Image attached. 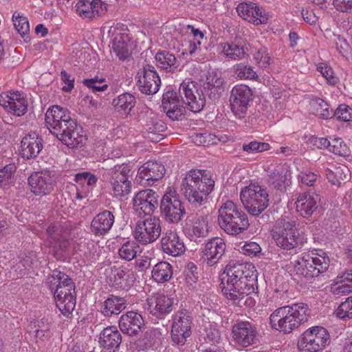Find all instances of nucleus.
<instances>
[{
    "mask_svg": "<svg viewBox=\"0 0 352 352\" xmlns=\"http://www.w3.org/2000/svg\"><path fill=\"white\" fill-rule=\"evenodd\" d=\"M221 280L222 292L232 305L242 307L253 303L250 295L257 288V274L252 263L228 264Z\"/></svg>",
    "mask_w": 352,
    "mask_h": 352,
    "instance_id": "obj_1",
    "label": "nucleus"
},
{
    "mask_svg": "<svg viewBox=\"0 0 352 352\" xmlns=\"http://www.w3.org/2000/svg\"><path fill=\"white\" fill-rule=\"evenodd\" d=\"M310 316V309L304 302L294 303L276 309L269 317L272 329L289 334L306 322Z\"/></svg>",
    "mask_w": 352,
    "mask_h": 352,
    "instance_id": "obj_2",
    "label": "nucleus"
},
{
    "mask_svg": "<svg viewBox=\"0 0 352 352\" xmlns=\"http://www.w3.org/2000/svg\"><path fill=\"white\" fill-rule=\"evenodd\" d=\"M47 287L54 292L57 307L64 316H68L74 311L76 300L75 285L65 273L53 270L46 280Z\"/></svg>",
    "mask_w": 352,
    "mask_h": 352,
    "instance_id": "obj_3",
    "label": "nucleus"
},
{
    "mask_svg": "<svg viewBox=\"0 0 352 352\" xmlns=\"http://www.w3.org/2000/svg\"><path fill=\"white\" fill-rule=\"evenodd\" d=\"M213 176L205 170H189L182 179L181 190L189 202L201 205L213 190Z\"/></svg>",
    "mask_w": 352,
    "mask_h": 352,
    "instance_id": "obj_4",
    "label": "nucleus"
},
{
    "mask_svg": "<svg viewBox=\"0 0 352 352\" xmlns=\"http://www.w3.org/2000/svg\"><path fill=\"white\" fill-rule=\"evenodd\" d=\"M330 259L322 250H312L302 253L293 263L294 272L298 276L310 278L325 272Z\"/></svg>",
    "mask_w": 352,
    "mask_h": 352,
    "instance_id": "obj_5",
    "label": "nucleus"
},
{
    "mask_svg": "<svg viewBox=\"0 0 352 352\" xmlns=\"http://www.w3.org/2000/svg\"><path fill=\"white\" fill-rule=\"evenodd\" d=\"M218 212L219 226L228 234L241 233L249 226L247 215L231 200L222 199Z\"/></svg>",
    "mask_w": 352,
    "mask_h": 352,
    "instance_id": "obj_6",
    "label": "nucleus"
},
{
    "mask_svg": "<svg viewBox=\"0 0 352 352\" xmlns=\"http://www.w3.org/2000/svg\"><path fill=\"white\" fill-rule=\"evenodd\" d=\"M133 173L132 166L127 164H117L107 170L104 176L109 183L111 194L113 197L122 198L130 193V178L133 177Z\"/></svg>",
    "mask_w": 352,
    "mask_h": 352,
    "instance_id": "obj_7",
    "label": "nucleus"
},
{
    "mask_svg": "<svg viewBox=\"0 0 352 352\" xmlns=\"http://www.w3.org/2000/svg\"><path fill=\"white\" fill-rule=\"evenodd\" d=\"M268 193L265 188L256 183H251L241 190L240 199L249 214L258 216L269 205Z\"/></svg>",
    "mask_w": 352,
    "mask_h": 352,
    "instance_id": "obj_8",
    "label": "nucleus"
},
{
    "mask_svg": "<svg viewBox=\"0 0 352 352\" xmlns=\"http://www.w3.org/2000/svg\"><path fill=\"white\" fill-rule=\"evenodd\" d=\"M330 342V334L326 328L313 326L300 335L297 346L299 352H322Z\"/></svg>",
    "mask_w": 352,
    "mask_h": 352,
    "instance_id": "obj_9",
    "label": "nucleus"
},
{
    "mask_svg": "<svg viewBox=\"0 0 352 352\" xmlns=\"http://www.w3.org/2000/svg\"><path fill=\"white\" fill-rule=\"evenodd\" d=\"M69 230L62 223L56 222L47 229L43 245L50 248L49 253L58 257L60 252L66 251L69 244Z\"/></svg>",
    "mask_w": 352,
    "mask_h": 352,
    "instance_id": "obj_10",
    "label": "nucleus"
},
{
    "mask_svg": "<svg viewBox=\"0 0 352 352\" xmlns=\"http://www.w3.org/2000/svg\"><path fill=\"white\" fill-rule=\"evenodd\" d=\"M161 232V221L157 217H149L138 221L133 229L134 239L142 245L154 243L158 239Z\"/></svg>",
    "mask_w": 352,
    "mask_h": 352,
    "instance_id": "obj_11",
    "label": "nucleus"
},
{
    "mask_svg": "<svg viewBox=\"0 0 352 352\" xmlns=\"http://www.w3.org/2000/svg\"><path fill=\"white\" fill-rule=\"evenodd\" d=\"M192 316L185 309L176 311L172 316L171 338L174 343L184 345L191 335Z\"/></svg>",
    "mask_w": 352,
    "mask_h": 352,
    "instance_id": "obj_12",
    "label": "nucleus"
},
{
    "mask_svg": "<svg viewBox=\"0 0 352 352\" xmlns=\"http://www.w3.org/2000/svg\"><path fill=\"white\" fill-rule=\"evenodd\" d=\"M273 236L277 245L285 250H292L300 243L294 221L283 219L278 221Z\"/></svg>",
    "mask_w": 352,
    "mask_h": 352,
    "instance_id": "obj_13",
    "label": "nucleus"
},
{
    "mask_svg": "<svg viewBox=\"0 0 352 352\" xmlns=\"http://www.w3.org/2000/svg\"><path fill=\"white\" fill-rule=\"evenodd\" d=\"M160 210L165 219L171 223L179 222L185 214L184 207L174 188H167L161 201Z\"/></svg>",
    "mask_w": 352,
    "mask_h": 352,
    "instance_id": "obj_14",
    "label": "nucleus"
},
{
    "mask_svg": "<svg viewBox=\"0 0 352 352\" xmlns=\"http://www.w3.org/2000/svg\"><path fill=\"white\" fill-rule=\"evenodd\" d=\"M179 92L190 111L197 113L202 110L206 100L195 81L185 79L180 85Z\"/></svg>",
    "mask_w": 352,
    "mask_h": 352,
    "instance_id": "obj_15",
    "label": "nucleus"
},
{
    "mask_svg": "<svg viewBox=\"0 0 352 352\" xmlns=\"http://www.w3.org/2000/svg\"><path fill=\"white\" fill-rule=\"evenodd\" d=\"M28 184L35 195H50L56 185L55 173L49 170L34 172L28 177Z\"/></svg>",
    "mask_w": 352,
    "mask_h": 352,
    "instance_id": "obj_16",
    "label": "nucleus"
},
{
    "mask_svg": "<svg viewBox=\"0 0 352 352\" xmlns=\"http://www.w3.org/2000/svg\"><path fill=\"white\" fill-rule=\"evenodd\" d=\"M258 331L256 325L247 320L237 321L232 328V338L239 348H247L255 343Z\"/></svg>",
    "mask_w": 352,
    "mask_h": 352,
    "instance_id": "obj_17",
    "label": "nucleus"
},
{
    "mask_svg": "<svg viewBox=\"0 0 352 352\" xmlns=\"http://www.w3.org/2000/svg\"><path fill=\"white\" fill-rule=\"evenodd\" d=\"M236 10L241 18L254 25L267 24L269 21V13L255 2H241L237 5Z\"/></svg>",
    "mask_w": 352,
    "mask_h": 352,
    "instance_id": "obj_18",
    "label": "nucleus"
},
{
    "mask_svg": "<svg viewBox=\"0 0 352 352\" xmlns=\"http://www.w3.org/2000/svg\"><path fill=\"white\" fill-rule=\"evenodd\" d=\"M252 92L245 85H236L231 90L230 102L232 111L236 117L242 118L246 113Z\"/></svg>",
    "mask_w": 352,
    "mask_h": 352,
    "instance_id": "obj_19",
    "label": "nucleus"
},
{
    "mask_svg": "<svg viewBox=\"0 0 352 352\" xmlns=\"http://www.w3.org/2000/svg\"><path fill=\"white\" fill-rule=\"evenodd\" d=\"M72 120L68 110L58 105L50 107L45 113L47 128L54 135L60 134V132Z\"/></svg>",
    "mask_w": 352,
    "mask_h": 352,
    "instance_id": "obj_20",
    "label": "nucleus"
},
{
    "mask_svg": "<svg viewBox=\"0 0 352 352\" xmlns=\"http://www.w3.org/2000/svg\"><path fill=\"white\" fill-rule=\"evenodd\" d=\"M158 204V195L151 189L140 190L133 199V209L141 215H150L156 209Z\"/></svg>",
    "mask_w": 352,
    "mask_h": 352,
    "instance_id": "obj_21",
    "label": "nucleus"
},
{
    "mask_svg": "<svg viewBox=\"0 0 352 352\" xmlns=\"http://www.w3.org/2000/svg\"><path fill=\"white\" fill-rule=\"evenodd\" d=\"M0 106L14 116H22L27 112L28 104L19 91H8L0 94Z\"/></svg>",
    "mask_w": 352,
    "mask_h": 352,
    "instance_id": "obj_22",
    "label": "nucleus"
},
{
    "mask_svg": "<svg viewBox=\"0 0 352 352\" xmlns=\"http://www.w3.org/2000/svg\"><path fill=\"white\" fill-rule=\"evenodd\" d=\"M138 76L137 86L142 93L151 95L159 91L161 80L153 66L146 65Z\"/></svg>",
    "mask_w": 352,
    "mask_h": 352,
    "instance_id": "obj_23",
    "label": "nucleus"
},
{
    "mask_svg": "<svg viewBox=\"0 0 352 352\" xmlns=\"http://www.w3.org/2000/svg\"><path fill=\"white\" fill-rule=\"evenodd\" d=\"M164 173L165 168L162 163L150 160L138 168L135 179L140 185L151 186L162 178Z\"/></svg>",
    "mask_w": 352,
    "mask_h": 352,
    "instance_id": "obj_24",
    "label": "nucleus"
},
{
    "mask_svg": "<svg viewBox=\"0 0 352 352\" xmlns=\"http://www.w3.org/2000/svg\"><path fill=\"white\" fill-rule=\"evenodd\" d=\"M55 135L64 144L70 148L82 146L87 140L84 131L73 120L65 126L60 134Z\"/></svg>",
    "mask_w": 352,
    "mask_h": 352,
    "instance_id": "obj_25",
    "label": "nucleus"
},
{
    "mask_svg": "<svg viewBox=\"0 0 352 352\" xmlns=\"http://www.w3.org/2000/svg\"><path fill=\"white\" fill-rule=\"evenodd\" d=\"M173 303V298L157 293L147 299L146 309L153 316L164 318L172 311Z\"/></svg>",
    "mask_w": 352,
    "mask_h": 352,
    "instance_id": "obj_26",
    "label": "nucleus"
},
{
    "mask_svg": "<svg viewBox=\"0 0 352 352\" xmlns=\"http://www.w3.org/2000/svg\"><path fill=\"white\" fill-rule=\"evenodd\" d=\"M226 250V243L221 237H213L208 240L202 251L201 259L208 266L217 264Z\"/></svg>",
    "mask_w": 352,
    "mask_h": 352,
    "instance_id": "obj_27",
    "label": "nucleus"
},
{
    "mask_svg": "<svg viewBox=\"0 0 352 352\" xmlns=\"http://www.w3.org/2000/svg\"><path fill=\"white\" fill-rule=\"evenodd\" d=\"M208 216L197 214L190 217L186 219L184 232L191 241H195L198 238L206 237L208 235Z\"/></svg>",
    "mask_w": 352,
    "mask_h": 352,
    "instance_id": "obj_28",
    "label": "nucleus"
},
{
    "mask_svg": "<svg viewBox=\"0 0 352 352\" xmlns=\"http://www.w3.org/2000/svg\"><path fill=\"white\" fill-rule=\"evenodd\" d=\"M160 242L162 250L166 254L176 257L185 252L184 243L175 230L170 229L165 232Z\"/></svg>",
    "mask_w": 352,
    "mask_h": 352,
    "instance_id": "obj_29",
    "label": "nucleus"
},
{
    "mask_svg": "<svg viewBox=\"0 0 352 352\" xmlns=\"http://www.w3.org/2000/svg\"><path fill=\"white\" fill-rule=\"evenodd\" d=\"M75 10L81 18L92 19L104 14L107 8L101 0H78Z\"/></svg>",
    "mask_w": 352,
    "mask_h": 352,
    "instance_id": "obj_30",
    "label": "nucleus"
},
{
    "mask_svg": "<svg viewBox=\"0 0 352 352\" xmlns=\"http://www.w3.org/2000/svg\"><path fill=\"white\" fill-rule=\"evenodd\" d=\"M319 196L314 192H304L296 195V210L302 217H309L318 208Z\"/></svg>",
    "mask_w": 352,
    "mask_h": 352,
    "instance_id": "obj_31",
    "label": "nucleus"
},
{
    "mask_svg": "<svg viewBox=\"0 0 352 352\" xmlns=\"http://www.w3.org/2000/svg\"><path fill=\"white\" fill-rule=\"evenodd\" d=\"M144 325V321L142 315L135 311H127L119 320L120 330L129 336L136 335Z\"/></svg>",
    "mask_w": 352,
    "mask_h": 352,
    "instance_id": "obj_32",
    "label": "nucleus"
},
{
    "mask_svg": "<svg viewBox=\"0 0 352 352\" xmlns=\"http://www.w3.org/2000/svg\"><path fill=\"white\" fill-rule=\"evenodd\" d=\"M162 107L168 117L178 120L184 116L182 102L174 91H168L163 95Z\"/></svg>",
    "mask_w": 352,
    "mask_h": 352,
    "instance_id": "obj_33",
    "label": "nucleus"
},
{
    "mask_svg": "<svg viewBox=\"0 0 352 352\" xmlns=\"http://www.w3.org/2000/svg\"><path fill=\"white\" fill-rule=\"evenodd\" d=\"M174 34H179L181 38L189 46V54H192L199 47L204 34L198 28H195L190 25H185L180 27L179 32L175 30Z\"/></svg>",
    "mask_w": 352,
    "mask_h": 352,
    "instance_id": "obj_34",
    "label": "nucleus"
},
{
    "mask_svg": "<svg viewBox=\"0 0 352 352\" xmlns=\"http://www.w3.org/2000/svg\"><path fill=\"white\" fill-rule=\"evenodd\" d=\"M42 148V138L36 133L25 135L21 142V155L24 159L36 157Z\"/></svg>",
    "mask_w": 352,
    "mask_h": 352,
    "instance_id": "obj_35",
    "label": "nucleus"
},
{
    "mask_svg": "<svg viewBox=\"0 0 352 352\" xmlns=\"http://www.w3.org/2000/svg\"><path fill=\"white\" fill-rule=\"evenodd\" d=\"M109 34H112V49L113 52L120 60L128 57L129 37L126 32L116 30V28H111Z\"/></svg>",
    "mask_w": 352,
    "mask_h": 352,
    "instance_id": "obj_36",
    "label": "nucleus"
},
{
    "mask_svg": "<svg viewBox=\"0 0 352 352\" xmlns=\"http://www.w3.org/2000/svg\"><path fill=\"white\" fill-rule=\"evenodd\" d=\"M122 341V337L116 327H108L103 329L99 337V344L108 352H116Z\"/></svg>",
    "mask_w": 352,
    "mask_h": 352,
    "instance_id": "obj_37",
    "label": "nucleus"
},
{
    "mask_svg": "<svg viewBox=\"0 0 352 352\" xmlns=\"http://www.w3.org/2000/svg\"><path fill=\"white\" fill-rule=\"evenodd\" d=\"M115 221L113 212L104 210L98 213L91 223V230L95 235L101 236L107 234L112 228Z\"/></svg>",
    "mask_w": 352,
    "mask_h": 352,
    "instance_id": "obj_38",
    "label": "nucleus"
},
{
    "mask_svg": "<svg viewBox=\"0 0 352 352\" xmlns=\"http://www.w3.org/2000/svg\"><path fill=\"white\" fill-rule=\"evenodd\" d=\"M135 104V97L129 92L118 95L112 101V106L115 111L124 117L131 113Z\"/></svg>",
    "mask_w": 352,
    "mask_h": 352,
    "instance_id": "obj_39",
    "label": "nucleus"
},
{
    "mask_svg": "<svg viewBox=\"0 0 352 352\" xmlns=\"http://www.w3.org/2000/svg\"><path fill=\"white\" fill-rule=\"evenodd\" d=\"M75 179L77 183L76 197L78 199L86 197L97 182L96 177L89 172L76 174Z\"/></svg>",
    "mask_w": 352,
    "mask_h": 352,
    "instance_id": "obj_40",
    "label": "nucleus"
},
{
    "mask_svg": "<svg viewBox=\"0 0 352 352\" xmlns=\"http://www.w3.org/2000/svg\"><path fill=\"white\" fill-rule=\"evenodd\" d=\"M218 52L226 58L238 60L248 56V49L234 43H223L218 45Z\"/></svg>",
    "mask_w": 352,
    "mask_h": 352,
    "instance_id": "obj_41",
    "label": "nucleus"
},
{
    "mask_svg": "<svg viewBox=\"0 0 352 352\" xmlns=\"http://www.w3.org/2000/svg\"><path fill=\"white\" fill-rule=\"evenodd\" d=\"M126 307V300L122 297L111 295L102 303L101 313L106 317L119 314Z\"/></svg>",
    "mask_w": 352,
    "mask_h": 352,
    "instance_id": "obj_42",
    "label": "nucleus"
},
{
    "mask_svg": "<svg viewBox=\"0 0 352 352\" xmlns=\"http://www.w3.org/2000/svg\"><path fill=\"white\" fill-rule=\"evenodd\" d=\"M269 181L275 188L283 189L289 185L291 175L285 165H278L269 175Z\"/></svg>",
    "mask_w": 352,
    "mask_h": 352,
    "instance_id": "obj_43",
    "label": "nucleus"
},
{
    "mask_svg": "<svg viewBox=\"0 0 352 352\" xmlns=\"http://www.w3.org/2000/svg\"><path fill=\"white\" fill-rule=\"evenodd\" d=\"M173 276V268L170 263L162 261L157 263L153 268L152 277L157 283H164Z\"/></svg>",
    "mask_w": 352,
    "mask_h": 352,
    "instance_id": "obj_44",
    "label": "nucleus"
},
{
    "mask_svg": "<svg viewBox=\"0 0 352 352\" xmlns=\"http://www.w3.org/2000/svg\"><path fill=\"white\" fill-rule=\"evenodd\" d=\"M155 61L160 68L167 72H174L178 67L175 56L166 51L157 53Z\"/></svg>",
    "mask_w": 352,
    "mask_h": 352,
    "instance_id": "obj_45",
    "label": "nucleus"
},
{
    "mask_svg": "<svg viewBox=\"0 0 352 352\" xmlns=\"http://www.w3.org/2000/svg\"><path fill=\"white\" fill-rule=\"evenodd\" d=\"M166 128V125L162 121L151 119L146 125V137L151 142H159L163 139L162 132L164 131Z\"/></svg>",
    "mask_w": 352,
    "mask_h": 352,
    "instance_id": "obj_46",
    "label": "nucleus"
},
{
    "mask_svg": "<svg viewBox=\"0 0 352 352\" xmlns=\"http://www.w3.org/2000/svg\"><path fill=\"white\" fill-rule=\"evenodd\" d=\"M349 169L344 165L333 166L331 168H327L325 173L329 182L333 185L339 186L342 181L347 177Z\"/></svg>",
    "mask_w": 352,
    "mask_h": 352,
    "instance_id": "obj_47",
    "label": "nucleus"
},
{
    "mask_svg": "<svg viewBox=\"0 0 352 352\" xmlns=\"http://www.w3.org/2000/svg\"><path fill=\"white\" fill-rule=\"evenodd\" d=\"M138 242L127 241L120 248L118 253L120 257L126 261H131L141 252L142 250Z\"/></svg>",
    "mask_w": 352,
    "mask_h": 352,
    "instance_id": "obj_48",
    "label": "nucleus"
},
{
    "mask_svg": "<svg viewBox=\"0 0 352 352\" xmlns=\"http://www.w3.org/2000/svg\"><path fill=\"white\" fill-rule=\"evenodd\" d=\"M82 83L93 93L106 91L109 87L106 78L99 76L84 79Z\"/></svg>",
    "mask_w": 352,
    "mask_h": 352,
    "instance_id": "obj_49",
    "label": "nucleus"
},
{
    "mask_svg": "<svg viewBox=\"0 0 352 352\" xmlns=\"http://www.w3.org/2000/svg\"><path fill=\"white\" fill-rule=\"evenodd\" d=\"M16 170V167L14 164H7L0 169V186L7 188L14 184Z\"/></svg>",
    "mask_w": 352,
    "mask_h": 352,
    "instance_id": "obj_50",
    "label": "nucleus"
},
{
    "mask_svg": "<svg viewBox=\"0 0 352 352\" xmlns=\"http://www.w3.org/2000/svg\"><path fill=\"white\" fill-rule=\"evenodd\" d=\"M311 111L314 115L327 119L331 116L328 104L320 98L312 100L311 103Z\"/></svg>",
    "mask_w": 352,
    "mask_h": 352,
    "instance_id": "obj_51",
    "label": "nucleus"
},
{
    "mask_svg": "<svg viewBox=\"0 0 352 352\" xmlns=\"http://www.w3.org/2000/svg\"><path fill=\"white\" fill-rule=\"evenodd\" d=\"M206 343L210 344L212 346L219 342L221 334L217 324H209L205 327L204 333L202 334Z\"/></svg>",
    "mask_w": 352,
    "mask_h": 352,
    "instance_id": "obj_52",
    "label": "nucleus"
},
{
    "mask_svg": "<svg viewBox=\"0 0 352 352\" xmlns=\"http://www.w3.org/2000/svg\"><path fill=\"white\" fill-rule=\"evenodd\" d=\"M329 151L336 155L346 157L350 154V150L344 141L340 138L329 140Z\"/></svg>",
    "mask_w": 352,
    "mask_h": 352,
    "instance_id": "obj_53",
    "label": "nucleus"
},
{
    "mask_svg": "<svg viewBox=\"0 0 352 352\" xmlns=\"http://www.w3.org/2000/svg\"><path fill=\"white\" fill-rule=\"evenodd\" d=\"M12 21L16 30L24 38L30 31L28 19L23 14L14 12L12 15Z\"/></svg>",
    "mask_w": 352,
    "mask_h": 352,
    "instance_id": "obj_54",
    "label": "nucleus"
},
{
    "mask_svg": "<svg viewBox=\"0 0 352 352\" xmlns=\"http://www.w3.org/2000/svg\"><path fill=\"white\" fill-rule=\"evenodd\" d=\"M331 292L338 296L349 294L351 292L349 285L345 280L344 274L337 277L331 285Z\"/></svg>",
    "mask_w": 352,
    "mask_h": 352,
    "instance_id": "obj_55",
    "label": "nucleus"
},
{
    "mask_svg": "<svg viewBox=\"0 0 352 352\" xmlns=\"http://www.w3.org/2000/svg\"><path fill=\"white\" fill-rule=\"evenodd\" d=\"M234 73L237 78L241 80H256L258 78L256 72L253 69V67L243 63H239L235 66Z\"/></svg>",
    "mask_w": 352,
    "mask_h": 352,
    "instance_id": "obj_56",
    "label": "nucleus"
},
{
    "mask_svg": "<svg viewBox=\"0 0 352 352\" xmlns=\"http://www.w3.org/2000/svg\"><path fill=\"white\" fill-rule=\"evenodd\" d=\"M335 315L340 319L352 318V296L338 306L335 311Z\"/></svg>",
    "mask_w": 352,
    "mask_h": 352,
    "instance_id": "obj_57",
    "label": "nucleus"
},
{
    "mask_svg": "<svg viewBox=\"0 0 352 352\" xmlns=\"http://www.w3.org/2000/svg\"><path fill=\"white\" fill-rule=\"evenodd\" d=\"M256 64L261 68H267L272 61V58L265 47H261L253 54Z\"/></svg>",
    "mask_w": 352,
    "mask_h": 352,
    "instance_id": "obj_58",
    "label": "nucleus"
},
{
    "mask_svg": "<svg viewBox=\"0 0 352 352\" xmlns=\"http://www.w3.org/2000/svg\"><path fill=\"white\" fill-rule=\"evenodd\" d=\"M331 40L339 54L345 56L348 54L349 45L343 36L338 34L333 33Z\"/></svg>",
    "mask_w": 352,
    "mask_h": 352,
    "instance_id": "obj_59",
    "label": "nucleus"
},
{
    "mask_svg": "<svg viewBox=\"0 0 352 352\" xmlns=\"http://www.w3.org/2000/svg\"><path fill=\"white\" fill-rule=\"evenodd\" d=\"M318 71L326 79L327 82L331 85H336L339 79L335 74L332 68L324 63H320L318 65Z\"/></svg>",
    "mask_w": 352,
    "mask_h": 352,
    "instance_id": "obj_60",
    "label": "nucleus"
},
{
    "mask_svg": "<svg viewBox=\"0 0 352 352\" xmlns=\"http://www.w3.org/2000/svg\"><path fill=\"white\" fill-rule=\"evenodd\" d=\"M267 305L270 307L281 305L287 298V292L274 290L271 296H267Z\"/></svg>",
    "mask_w": 352,
    "mask_h": 352,
    "instance_id": "obj_61",
    "label": "nucleus"
},
{
    "mask_svg": "<svg viewBox=\"0 0 352 352\" xmlns=\"http://www.w3.org/2000/svg\"><path fill=\"white\" fill-rule=\"evenodd\" d=\"M197 267L193 263L188 265L186 271L185 280L190 289H194L198 280L199 276L197 274Z\"/></svg>",
    "mask_w": 352,
    "mask_h": 352,
    "instance_id": "obj_62",
    "label": "nucleus"
},
{
    "mask_svg": "<svg viewBox=\"0 0 352 352\" xmlns=\"http://www.w3.org/2000/svg\"><path fill=\"white\" fill-rule=\"evenodd\" d=\"M334 116L341 121H351L352 120V109L346 104H341L336 109Z\"/></svg>",
    "mask_w": 352,
    "mask_h": 352,
    "instance_id": "obj_63",
    "label": "nucleus"
},
{
    "mask_svg": "<svg viewBox=\"0 0 352 352\" xmlns=\"http://www.w3.org/2000/svg\"><path fill=\"white\" fill-rule=\"evenodd\" d=\"M206 82L208 89H220L223 84V79L221 78L220 72L212 71L208 72Z\"/></svg>",
    "mask_w": 352,
    "mask_h": 352,
    "instance_id": "obj_64",
    "label": "nucleus"
}]
</instances>
